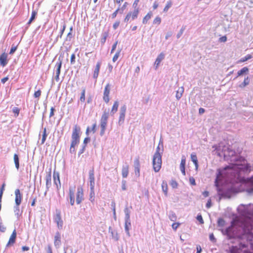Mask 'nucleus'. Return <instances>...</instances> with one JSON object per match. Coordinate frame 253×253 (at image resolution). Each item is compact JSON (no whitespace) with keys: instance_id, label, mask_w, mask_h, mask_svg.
I'll return each instance as SVG.
<instances>
[{"instance_id":"nucleus-41","label":"nucleus","mask_w":253,"mask_h":253,"mask_svg":"<svg viewBox=\"0 0 253 253\" xmlns=\"http://www.w3.org/2000/svg\"><path fill=\"white\" fill-rule=\"evenodd\" d=\"M253 58V56L251 54H247L245 57L241 58L240 60L239 61V63L244 62L245 61H247V60L251 59Z\"/></svg>"},{"instance_id":"nucleus-2","label":"nucleus","mask_w":253,"mask_h":253,"mask_svg":"<svg viewBox=\"0 0 253 253\" xmlns=\"http://www.w3.org/2000/svg\"><path fill=\"white\" fill-rule=\"evenodd\" d=\"M221 232L229 239L246 238L247 240L252 241L253 238V220L251 218L245 220L240 227L232 224L226 229H222Z\"/></svg>"},{"instance_id":"nucleus-8","label":"nucleus","mask_w":253,"mask_h":253,"mask_svg":"<svg viewBox=\"0 0 253 253\" xmlns=\"http://www.w3.org/2000/svg\"><path fill=\"white\" fill-rule=\"evenodd\" d=\"M239 247L237 246H232L230 248V253H243L242 249L245 248L247 246L245 244L240 243Z\"/></svg>"},{"instance_id":"nucleus-20","label":"nucleus","mask_w":253,"mask_h":253,"mask_svg":"<svg viewBox=\"0 0 253 253\" xmlns=\"http://www.w3.org/2000/svg\"><path fill=\"white\" fill-rule=\"evenodd\" d=\"M101 62L98 61L96 64L95 67V69H94V70L93 72V78L94 79H95V80H96L97 78H98L99 71H100V68L101 67Z\"/></svg>"},{"instance_id":"nucleus-50","label":"nucleus","mask_w":253,"mask_h":253,"mask_svg":"<svg viewBox=\"0 0 253 253\" xmlns=\"http://www.w3.org/2000/svg\"><path fill=\"white\" fill-rule=\"evenodd\" d=\"M12 112L15 114V116L17 117L19 115L20 109L18 107H14L12 109Z\"/></svg>"},{"instance_id":"nucleus-15","label":"nucleus","mask_w":253,"mask_h":253,"mask_svg":"<svg viewBox=\"0 0 253 253\" xmlns=\"http://www.w3.org/2000/svg\"><path fill=\"white\" fill-rule=\"evenodd\" d=\"M46 180V190L44 192V195H46L47 192L49 190V188L51 186V170L49 172V173L45 176Z\"/></svg>"},{"instance_id":"nucleus-16","label":"nucleus","mask_w":253,"mask_h":253,"mask_svg":"<svg viewBox=\"0 0 253 253\" xmlns=\"http://www.w3.org/2000/svg\"><path fill=\"white\" fill-rule=\"evenodd\" d=\"M75 186L69 187V199H70V203L72 206H73L75 204Z\"/></svg>"},{"instance_id":"nucleus-47","label":"nucleus","mask_w":253,"mask_h":253,"mask_svg":"<svg viewBox=\"0 0 253 253\" xmlns=\"http://www.w3.org/2000/svg\"><path fill=\"white\" fill-rule=\"evenodd\" d=\"M186 26H183L181 28V29L180 30L179 32L178 33V34L176 35V37L177 39H179L183 34L184 30H185Z\"/></svg>"},{"instance_id":"nucleus-52","label":"nucleus","mask_w":253,"mask_h":253,"mask_svg":"<svg viewBox=\"0 0 253 253\" xmlns=\"http://www.w3.org/2000/svg\"><path fill=\"white\" fill-rule=\"evenodd\" d=\"M5 185V184L3 183L0 189V202H1L2 196L3 191L4 190Z\"/></svg>"},{"instance_id":"nucleus-58","label":"nucleus","mask_w":253,"mask_h":253,"mask_svg":"<svg viewBox=\"0 0 253 253\" xmlns=\"http://www.w3.org/2000/svg\"><path fill=\"white\" fill-rule=\"evenodd\" d=\"M75 54L73 53L71 55L70 62L71 64H74L75 63Z\"/></svg>"},{"instance_id":"nucleus-21","label":"nucleus","mask_w":253,"mask_h":253,"mask_svg":"<svg viewBox=\"0 0 253 253\" xmlns=\"http://www.w3.org/2000/svg\"><path fill=\"white\" fill-rule=\"evenodd\" d=\"M7 54L5 52L0 55V64L2 67H4L7 64Z\"/></svg>"},{"instance_id":"nucleus-46","label":"nucleus","mask_w":253,"mask_h":253,"mask_svg":"<svg viewBox=\"0 0 253 253\" xmlns=\"http://www.w3.org/2000/svg\"><path fill=\"white\" fill-rule=\"evenodd\" d=\"M172 2L171 1H169L167 2L166 5L164 8V12H167L171 6Z\"/></svg>"},{"instance_id":"nucleus-17","label":"nucleus","mask_w":253,"mask_h":253,"mask_svg":"<svg viewBox=\"0 0 253 253\" xmlns=\"http://www.w3.org/2000/svg\"><path fill=\"white\" fill-rule=\"evenodd\" d=\"M15 205H17V206H20L21 203V200L22 199V195L20 193V190L18 189H17L15 191Z\"/></svg>"},{"instance_id":"nucleus-43","label":"nucleus","mask_w":253,"mask_h":253,"mask_svg":"<svg viewBox=\"0 0 253 253\" xmlns=\"http://www.w3.org/2000/svg\"><path fill=\"white\" fill-rule=\"evenodd\" d=\"M95 197V192L94 189H90V194H89V200L93 202L94 201Z\"/></svg>"},{"instance_id":"nucleus-49","label":"nucleus","mask_w":253,"mask_h":253,"mask_svg":"<svg viewBox=\"0 0 253 253\" xmlns=\"http://www.w3.org/2000/svg\"><path fill=\"white\" fill-rule=\"evenodd\" d=\"M209 239L213 243H215L216 242V239L215 238L213 233H211L210 234Z\"/></svg>"},{"instance_id":"nucleus-60","label":"nucleus","mask_w":253,"mask_h":253,"mask_svg":"<svg viewBox=\"0 0 253 253\" xmlns=\"http://www.w3.org/2000/svg\"><path fill=\"white\" fill-rule=\"evenodd\" d=\"M111 234L113 238L114 239L115 241H118L119 240V237L117 233H114L113 231H112Z\"/></svg>"},{"instance_id":"nucleus-36","label":"nucleus","mask_w":253,"mask_h":253,"mask_svg":"<svg viewBox=\"0 0 253 253\" xmlns=\"http://www.w3.org/2000/svg\"><path fill=\"white\" fill-rule=\"evenodd\" d=\"M249 68L247 67H245L239 70L237 73V77L241 76L244 74L249 72Z\"/></svg>"},{"instance_id":"nucleus-54","label":"nucleus","mask_w":253,"mask_h":253,"mask_svg":"<svg viewBox=\"0 0 253 253\" xmlns=\"http://www.w3.org/2000/svg\"><path fill=\"white\" fill-rule=\"evenodd\" d=\"M196 218H197V220H198L201 224L204 223V220L203 219V217H202V216L201 214H198Z\"/></svg>"},{"instance_id":"nucleus-51","label":"nucleus","mask_w":253,"mask_h":253,"mask_svg":"<svg viewBox=\"0 0 253 253\" xmlns=\"http://www.w3.org/2000/svg\"><path fill=\"white\" fill-rule=\"evenodd\" d=\"M161 22V18H160V17H159V16L156 17L154 19V21H153V24H158V25H159V24H160Z\"/></svg>"},{"instance_id":"nucleus-27","label":"nucleus","mask_w":253,"mask_h":253,"mask_svg":"<svg viewBox=\"0 0 253 253\" xmlns=\"http://www.w3.org/2000/svg\"><path fill=\"white\" fill-rule=\"evenodd\" d=\"M183 92H184L183 87L182 86V87H179L178 90L176 91V98L177 100H179L181 98Z\"/></svg>"},{"instance_id":"nucleus-56","label":"nucleus","mask_w":253,"mask_h":253,"mask_svg":"<svg viewBox=\"0 0 253 253\" xmlns=\"http://www.w3.org/2000/svg\"><path fill=\"white\" fill-rule=\"evenodd\" d=\"M85 147L86 146H85V145H82V148L80 149V151H79V153H78V155L80 156L81 155V154H82L83 153H84V151H85Z\"/></svg>"},{"instance_id":"nucleus-7","label":"nucleus","mask_w":253,"mask_h":253,"mask_svg":"<svg viewBox=\"0 0 253 253\" xmlns=\"http://www.w3.org/2000/svg\"><path fill=\"white\" fill-rule=\"evenodd\" d=\"M126 111V106L125 104H124L120 109L119 118L118 121V124L120 126L123 125L124 123Z\"/></svg>"},{"instance_id":"nucleus-55","label":"nucleus","mask_w":253,"mask_h":253,"mask_svg":"<svg viewBox=\"0 0 253 253\" xmlns=\"http://www.w3.org/2000/svg\"><path fill=\"white\" fill-rule=\"evenodd\" d=\"M120 10V7H119L111 15L112 19H114L117 16V14L119 13Z\"/></svg>"},{"instance_id":"nucleus-31","label":"nucleus","mask_w":253,"mask_h":253,"mask_svg":"<svg viewBox=\"0 0 253 253\" xmlns=\"http://www.w3.org/2000/svg\"><path fill=\"white\" fill-rule=\"evenodd\" d=\"M119 105V103L118 101H115L111 111V115H113L117 111Z\"/></svg>"},{"instance_id":"nucleus-6","label":"nucleus","mask_w":253,"mask_h":253,"mask_svg":"<svg viewBox=\"0 0 253 253\" xmlns=\"http://www.w3.org/2000/svg\"><path fill=\"white\" fill-rule=\"evenodd\" d=\"M62 57H61V56H60L54 67L55 72L56 74L55 79L56 82H58L59 81V75L60 74L61 68L62 64Z\"/></svg>"},{"instance_id":"nucleus-29","label":"nucleus","mask_w":253,"mask_h":253,"mask_svg":"<svg viewBox=\"0 0 253 253\" xmlns=\"http://www.w3.org/2000/svg\"><path fill=\"white\" fill-rule=\"evenodd\" d=\"M191 161L193 162V163L195 166L196 169H197L198 168V161L197 156L195 153L191 154Z\"/></svg>"},{"instance_id":"nucleus-48","label":"nucleus","mask_w":253,"mask_h":253,"mask_svg":"<svg viewBox=\"0 0 253 253\" xmlns=\"http://www.w3.org/2000/svg\"><path fill=\"white\" fill-rule=\"evenodd\" d=\"M120 52H121V49L118 50L114 55V57H113V59H112V60L114 62H116L118 60V57L120 55Z\"/></svg>"},{"instance_id":"nucleus-37","label":"nucleus","mask_w":253,"mask_h":253,"mask_svg":"<svg viewBox=\"0 0 253 253\" xmlns=\"http://www.w3.org/2000/svg\"><path fill=\"white\" fill-rule=\"evenodd\" d=\"M152 16V12L150 11L143 18L142 20V23L143 24H146L148 22V21L151 18V16Z\"/></svg>"},{"instance_id":"nucleus-62","label":"nucleus","mask_w":253,"mask_h":253,"mask_svg":"<svg viewBox=\"0 0 253 253\" xmlns=\"http://www.w3.org/2000/svg\"><path fill=\"white\" fill-rule=\"evenodd\" d=\"M140 0H135L133 3V5H132V6L134 8V9H139V8L137 7V5H138V3L139 2Z\"/></svg>"},{"instance_id":"nucleus-35","label":"nucleus","mask_w":253,"mask_h":253,"mask_svg":"<svg viewBox=\"0 0 253 253\" xmlns=\"http://www.w3.org/2000/svg\"><path fill=\"white\" fill-rule=\"evenodd\" d=\"M169 219L172 221H175L176 220L177 216L174 211H169Z\"/></svg>"},{"instance_id":"nucleus-23","label":"nucleus","mask_w":253,"mask_h":253,"mask_svg":"<svg viewBox=\"0 0 253 253\" xmlns=\"http://www.w3.org/2000/svg\"><path fill=\"white\" fill-rule=\"evenodd\" d=\"M109 36V31H103L101 35L100 42L102 45H103L106 42L107 38Z\"/></svg>"},{"instance_id":"nucleus-39","label":"nucleus","mask_w":253,"mask_h":253,"mask_svg":"<svg viewBox=\"0 0 253 253\" xmlns=\"http://www.w3.org/2000/svg\"><path fill=\"white\" fill-rule=\"evenodd\" d=\"M250 83V79L249 77H247L245 78L244 82L239 85V86L241 88H243L248 85Z\"/></svg>"},{"instance_id":"nucleus-26","label":"nucleus","mask_w":253,"mask_h":253,"mask_svg":"<svg viewBox=\"0 0 253 253\" xmlns=\"http://www.w3.org/2000/svg\"><path fill=\"white\" fill-rule=\"evenodd\" d=\"M122 176L124 178H126L128 174V165L126 164L124 165L122 170Z\"/></svg>"},{"instance_id":"nucleus-28","label":"nucleus","mask_w":253,"mask_h":253,"mask_svg":"<svg viewBox=\"0 0 253 253\" xmlns=\"http://www.w3.org/2000/svg\"><path fill=\"white\" fill-rule=\"evenodd\" d=\"M14 212L15 216L17 217V218L19 219L22 214V212H20V211L19 206L15 205V206L14 207Z\"/></svg>"},{"instance_id":"nucleus-53","label":"nucleus","mask_w":253,"mask_h":253,"mask_svg":"<svg viewBox=\"0 0 253 253\" xmlns=\"http://www.w3.org/2000/svg\"><path fill=\"white\" fill-rule=\"evenodd\" d=\"M130 19H131V12H129L126 14L125 18L124 19V22L127 23Z\"/></svg>"},{"instance_id":"nucleus-13","label":"nucleus","mask_w":253,"mask_h":253,"mask_svg":"<svg viewBox=\"0 0 253 253\" xmlns=\"http://www.w3.org/2000/svg\"><path fill=\"white\" fill-rule=\"evenodd\" d=\"M54 245L56 249L59 248L61 245V235L58 231L55 233L54 238Z\"/></svg>"},{"instance_id":"nucleus-45","label":"nucleus","mask_w":253,"mask_h":253,"mask_svg":"<svg viewBox=\"0 0 253 253\" xmlns=\"http://www.w3.org/2000/svg\"><path fill=\"white\" fill-rule=\"evenodd\" d=\"M85 89L84 88L82 89L81 95V96L80 98V100L82 102H84L85 101Z\"/></svg>"},{"instance_id":"nucleus-33","label":"nucleus","mask_w":253,"mask_h":253,"mask_svg":"<svg viewBox=\"0 0 253 253\" xmlns=\"http://www.w3.org/2000/svg\"><path fill=\"white\" fill-rule=\"evenodd\" d=\"M139 12V9H134L133 12H131V20H133L138 17Z\"/></svg>"},{"instance_id":"nucleus-40","label":"nucleus","mask_w":253,"mask_h":253,"mask_svg":"<svg viewBox=\"0 0 253 253\" xmlns=\"http://www.w3.org/2000/svg\"><path fill=\"white\" fill-rule=\"evenodd\" d=\"M241 207H244V209L242 210L240 213L243 216H248L250 214V211H248L247 209L243 205H241Z\"/></svg>"},{"instance_id":"nucleus-59","label":"nucleus","mask_w":253,"mask_h":253,"mask_svg":"<svg viewBox=\"0 0 253 253\" xmlns=\"http://www.w3.org/2000/svg\"><path fill=\"white\" fill-rule=\"evenodd\" d=\"M179 225L180 223L179 222H175L172 224V228L174 230H176Z\"/></svg>"},{"instance_id":"nucleus-64","label":"nucleus","mask_w":253,"mask_h":253,"mask_svg":"<svg viewBox=\"0 0 253 253\" xmlns=\"http://www.w3.org/2000/svg\"><path fill=\"white\" fill-rule=\"evenodd\" d=\"M90 141V138L89 137H85L84 140V142L83 145H85L86 146V144H87Z\"/></svg>"},{"instance_id":"nucleus-4","label":"nucleus","mask_w":253,"mask_h":253,"mask_svg":"<svg viewBox=\"0 0 253 253\" xmlns=\"http://www.w3.org/2000/svg\"><path fill=\"white\" fill-rule=\"evenodd\" d=\"M81 134V128L79 126L75 125L73 128V132L71 136V143L70 148V153L71 154H75V146L80 143Z\"/></svg>"},{"instance_id":"nucleus-38","label":"nucleus","mask_w":253,"mask_h":253,"mask_svg":"<svg viewBox=\"0 0 253 253\" xmlns=\"http://www.w3.org/2000/svg\"><path fill=\"white\" fill-rule=\"evenodd\" d=\"M162 188L163 191L165 193L166 196L168 194V185L166 181H163L162 183Z\"/></svg>"},{"instance_id":"nucleus-12","label":"nucleus","mask_w":253,"mask_h":253,"mask_svg":"<svg viewBox=\"0 0 253 253\" xmlns=\"http://www.w3.org/2000/svg\"><path fill=\"white\" fill-rule=\"evenodd\" d=\"M89 180L90 189H94L95 186V177H94V171L92 169L89 171Z\"/></svg>"},{"instance_id":"nucleus-63","label":"nucleus","mask_w":253,"mask_h":253,"mask_svg":"<svg viewBox=\"0 0 253 253\" xmlns=\"http://www.w3.org/2000/svg\"><path fill=\"white\" fill-rule=\"evenodd\" d=\"M72 37H73V36H72V32H70L68 34V35H67V37H66V40L67 41H71V39L72 38Z\"/></svg>"},{"instance_id":"nucleus-3","label":"nucleus","mask_w":253,"mask_h":253,"mask_svg":"<svg viewBox=\"0 0 253 253\" xmlns=\"http://www.w3.org/2000/svg\"><path fill=\"white\" fill-rule=\"evenodd\" d=\"M164 151L163 143L161 140L156 148V151L153 157V167L156 172L159 171L162 166V155Z\"/></svg>"},{"instance_id":"nucleus-34","label":"nucleus","mask_w":253,"mask_h":253,"mask_svg":"<svg viewBox=\"0 0 253 253\" xmlns=\"http://www.w3.org/2000/svg\"><path fill=\"white\" fill-rule=\"evenodd\" d=\"M37 14V11H36L35 10L32 11L31 18L29 19L28 23H27V25H28V26H29L31 24V23L33 22V21H34L35 20Z\"/></svg>"},{"instance_id":"nucleus-42","label":"nucleus","mask_w":253,"mask_h":253,"mask_svg":"<svg viewBox=\"0 0 253 253\" xmlns=\"http://www.w3.org/2000/svg\"><path fill=\"white\" fill-rule=\"evenodd\" d=\"M225 225V221L222 218H219L217 220V226L220 227H223Z\"/></svg>"},{"instance_id":"nucleus-57","label":"nucleus","mask_w":253,"mask_h":253,"mask_svg":"<svg viewBox=\"0 0 253 253\" xmlns=\"http://www.w3.org/2000/svg\"><path fill=\"white\" fill-rule=\"evenodd\" d=\"M16 49H17V46H15V45H14V44H13L10 49L9 54H13L15 52V51L16 50Z\"/></svg>"},{"instance_id":"nucleus-18","label":"nucleus","mask_w":253,"mask_h":253,"mask_svg":"<svg viewBox=\"0 0 253 253\" xmlns=\"http://www.w3.org/2000/svg\"><path fill=\"white\" fill-rule=\"evenodd\" d=\"M125 230L126 235L128 236H130L129 233V230L131 229V225L130 222V218L125 219Z\"/></svg>"},{"instance_id":"nucleus-14","label":"nucleus","mask_w":253,"mask_h":253,"mask_svg":"<svg viewBox=\"0 0 253 253\" xmlns=\"http://www.w3.org/2000/svg\"><path fill=\"white\" fill-rule=\"evenodd\" d=\"M134 173L136 176L139 177L140 176V164L139 162V157H137L134 161Z\"/></svg>"},{"instance_id":"nucleus-11","label":"nucleus","mask_w":253,"mask_h":253,"mask_svg":"<svg viewBox=\"0 0 253 253\" xmlns=\"http://www.w3.org/2000/svg\"><path fill=\"white\" fill-rule=\"evenodd\" d=\"M55 222L57 224L59 229H62L63 227V222L61 217V213L60 211H57L56 215L54 218Z\"/></svg>"},{"instance_id":"nucleus-10","label":"nucleus","mask_w":253,"mask_h":253,"mask_svg":"<svg viewBox=\"0 0 253 253\" xmlns=\"http://www.w3.org/2000/svg\"><path fill=\"white\" fill-rule=\"evenodd\" d=\"M110 91V85L108 84L106 85L104 92H103V100L106 103H108L109 101V93Z\"/></svg>"},{"instance_id":"nucleus-32","label":"nucleus","mask_w":253,"mask_h":253,"mask_svg":"<svg viewBox=\"0 0 253 253\" xmlns=\"http://www.w3.org/2000/svg\"><path fill=\"white\" fill-rule=\"evenodd\" d=\"M13 159L15 168L17 170H18L19 169V158L18 155L16 154H15L14 155Z\"/></svg>"},{"instance_id":"nucleus-9","label":"nucleus","mask_w":253,"mask_h":253,"mask_svg":"<svg viewBox=\"0 0 253 253\" xmlns=\"http://www.w3.org/2000/svg\"><path fill=\"white\" fill-rule=\"evenodd\" d=\"M84 192L83 189L81 186H78L77 188V192L76 193V202L78 205L80 204L84 200Z\"/></svg>"},{"instance_id":"nucleus-61","label":"nucleus","mask_w":253,"mask_h":253,"mask_svg":"<svg viewBox=\"0 0 253 253\" xmlns=\"http://www.w3.org/2000/svg\"><path fill=\"white\" fill-rule=\"evenodd\" d=\"M41 95V91L38 90L35 92L34 96L35 98H38Z\"/></svg>"},{"instance_id":"nucleus-30","label":"nucleus","mask_w":253,"mask_h":253,"mask_svg":"<svg viewBox=\"0 0 253 253\" xmlns=\"http://www.w3.org/2000/svg\"><path fill=\"white\" fill-rule=\"evenodd\" d=\"M66 24L64 22H63V24H62V29L60 30V31L59 32V34L58 35V36H57L56 39H55V42H57V41H58V38H62V36L64 33V32L66 29Z\"/></svg>"},{"instance_id":"nucleus-22","label":"nucleus","mask_w":253,"mask_h":253,"mask_svg":"<svg viewBox=\"0 0 253 253\" xmlns=\"http://www.w3.org/2000/svg\"><path fill=\"white\" fill-rule=\"evenodd\" d=\"M165 55L163 53H161L157 57L154 63L155 70H157L161 62L164 59Z\"/></svg>"},{"instance_id":"nucleus-24","label":"nucleus","mask_w":253,"mask_h":253,"mask_svg":"<svg viewBox=\"0 0 253 253\" xmlns=\"http://www.w3.org/2000/svg\"><path fill=\"white\" fill-rule=\"evenodd\" d=\"M53 179H54V183L56 185H57V183L59 184V186L61 187V183L59 178V173L58 172L56 171L55 170L53 172Z\"/></svg>"},{"instance_id":"nucleus-25","label":"nucleus","mask_w":253,"mask_h":253,"mask_svg":"<svg viewBox=\"0 0 253 253\" xmlns=\"http://www.w3.org/2000/svg\"><path fill=\"white\" fill-rule=\"evenodd\" d=\"M186 163V160L184 156H182L180 165V169L183 175H185V166Z\"/></svg>"},{"instance_id":"nucleus-1","label":"nucleus","mask_w":253,"mask_h":253,"mask_svg":"<svg viewBox=\"0 0 253 253\" xmlns=\"http://www.w3.org/2000/svg\"><path fill=\"white\" fill-rule=\"evenodd\" d=\"M213 148H215L219 156L223 155L225 160L235 163L231 168L227 166L223 169L217 170L214 185L219 199L230 198L232 194L236 193V184H245L247 191L253 193V176L245 178L242 174L250 172L253 169V166L248 163L243 157L238 156L230 146L226 145L224 142H220L217 146H213Z\"/></svg>"},{"instance_id":"nucleus-44","label":"nucleus","mask_w":253,"mask_h":253,"mask_svg":"<svg viewBox=\"0 0 253 253\" xmlns=\"http://www.w3.org/2000/svg\"><path fill=\"white\" fill-rule=\"evenodd\" d=\"M124 212L125 214V219L130 218V211L127 207L125 208Z\"/></svg>"},{"instance_id":"nucleus-5","label":"nucleus","mask_w":253,"mask_h":253,"mask_svg":"<svg viewBox=\"0 0 253 253\" xmlns=\"http://www.w3.org/2000/svg\"><path fill=\"white\" fill-rule=\"evenodd\" d=\"M109 109H108L107 110L106 109L105 110L103 113V114L101 116L100 120V126L101 130L100 132V135L101 136H103L105 133V131L107 125L108 119L109 118Z\"/></svg>"},{"instance_id":"nucleus-19","label":"nucleus","mask_w":253,"mask_h":253,"mask_svg":"<svg viewBox=\"0 0 253 253\" xmlns=\"http://www.w3.org/2000/svg\"><path fill=\"white\" fill-rule=\"evenodd\" d=\"M16 238V231L14 229L12 232V234L10 236V237L9 239V241L7 244L6 245V248H8L11 245H12L15 242Z\"/></svg>"}]
</instances>
